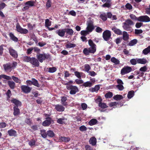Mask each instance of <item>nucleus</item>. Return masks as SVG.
Here are the masks:
<instances>
[{"instance_id": "bb28decb", "label": "nucleus", "mask_w": 150, "mask_h": 150, "mask_svg": "<svg viewBox=\"0 0 150 150\" xmlns=\"http://www.w3.org/2000/svg\"><path fill=\"white\" fill-rule=\"evenodd\" d=\"M89 142L93 146L95 145L96 142V139L95 137L91 138L89 140Z\"/></svg>"}, {"instance_id": "cd10ccee", "label": "nucleus", "mask_w": 150, "mask_h": 150, "mask_svg": "<svg viewBox=\"0 0 150 150\" xmlns=\"http://www.w3.org/2000/svg\"><path fill=\"white\" fill-rule=\"evenodd\" d=\"M35 4V2L34 1L30 0L26 2L25 4L29 7H32L34 6Z\"/></svg>"}, {"instance_id": "0eeeda50", "label": "nucleus", "mask_w": 150, "mask_h": 150, "mask_svg": "<svg viewBox=\"0 0 150 150\" xmlns=\"http://www.w3.org/2000/svg\"><path fill=\"white\" fill-rule=\"evenodd\" d=\"M137 21L142 22H148L150 21V18L147 16H142L139 17Z\"/></svg>"}, {"instance_id": "de8ad7c7", "label": "nucleus", "mask_w": 150, "mask_h": 150, "mask_svg": "<svg viewBox=\"0 0 150 150\" xmlns=\"http://www.w3.org/2000/svg\"><path fill=\"white\" fill-rule=\"evenodd\" d=\"M31 58L27 56H25L23 58V61L26 62H30V60H31Z\"/></svg>"}, {"instance_id": "72a5a7b5", "label": "nucleus", "mask_w": 150, "mask_h": 150, "mask_svg": "<svg viewBox=\"0 0 150 150\" xmlns=\"http://www.w3.org/2000/svg\"><path fill=\"white\" fill-rule=\"evenodd\" d=\"M97 122V120L95 119H92L89 122V125L92 126L93 125H95L96 124Z\"/></svg>"}, {"instance_id": "4c0bfd02", "label": "nucleus", "mask_w": 150, "mask_h": 150, "mask_svg": "<svg viewBox=\"0 0 150 150\" xmlns=\"http://www.w3.org/2000/svg\"><path fill=\"white\" fill-rule=\"evenodd\" d=\"M2 78H3L7 80H10L11 79V77L4 74L0 75V79H1Z\"/></svg>"}, {"instance_id": "5701e85b", "label": "nucleus", "mask_w": 150, "mask_h": 150, "mask_svg": "<svg viewBox=\"0 0 150 150\" xmlns=\"http://www.w3.org/2000/svg\"><path fill=\"white\" fill-rule=\"evenodd\" d=\"M8 84L10 87L12 89H13L15 86V82L13 81H8Z\"/></svg>"}, {"instance_id": "9b49d317", "label": "nucleus", "mask_w": 150, "mask_h": 150, "mask_svg": "<svg viewBox=\"0 0 150 150\" xmlns=\"http://www.w3.org/2000/svg\"><path fill=\"white\" fill-rule=\"evenodd\" d=\"M38 59L35 57H32L30 63L33 65L35 67H38L39 66V62Z\"/></svg>"}, {"instance_id": "1a4fd4ad", "label": "nucleus", "mask_w": 150, "mask_h": 150, "mask_svg": "<svg viewBox=\"0 0 150 150\" xmlns=\"http://www.w3.org/2000/svg\"><path fill=\"white\" fill-rule=\"evenodd\" d=\"M87 25L86 30L89 32H91L94 29L93 22L91 20H89L87 21Z\"/></svg>"}, {"instance_id": "864d4df0", "label": "nucleus", "mask_w": 150, "mask_h": 150, "mask_svg": "<svg viewBox=\"0 0 150 150\" xmlns=\"http://www.w3.org/2000/svg\"><path fill=\"white\" fill-rule=\"evenodd\" d=\"M116 87L120 91H122L124 89V87L123 86V84H118L116 85Z\"/></svg>"}, {"instance_id": "f257e3e1", "label": "nucleus", "mask_w": 150, "mask_h": 150, "mask_svg": "<svg viewBox=\"0 0 150 150\" xmlns=\"http://www.w3.org/2000/svg\"><path fill=\"white\" fill-rule=\"evenodd\" d=\"M122 24L123 29L129 31L130 30V26L134 25V23L131 20L128 19L125 22L123 23Z\"/></svg>"}, {"instance_id": "603ef678", "label": "nucleus", "mask_w": 150, "mask_h": 150, "mask_svg": "<svg viewBox=\"0 0 150 150\" xmlns=\"http://www.w3.org/2000/svg\"><path fill=\"white\" fill-rule=\"evenodd\" d=\"M112 96V93L111 92H108L105 95V97L107 98H110Z\"/></svg>"}, {"instance_id": "3c124183", "label": "nucleus", "mask_w": 150, "mask_h": 150, "mask_svg": "<svg viewBox=\"0 0 150 150\" xmlns=\"http://www.w3.org/2000/svg\"><path fill=\"white\" fill-rule=\"evenodd\" d=\"M84 67L85 71L88 73L91 69V67L88 64H86L85 65Z\"/></svg>"}, {"instance_id": "ea45409f", "label": "nucleus", "mask_w": 150, "mask_h": 150, "mask_svg": "<svg viewBox=\"0 0 150 150\" xmlns=\"http://www.w3.org/2000/svg\"><path fill=\"white\" fill-rule=\"evenodd\" d=\"M11 79L12 78V79L16 83H21V80L19 79H18L17 77H16L14 76H12L11 77Z\"/></svg>"}, {"instance_id": "09e8293b", "label": "nucleus", "mask_w": 150, "mask_h": 150, "mask_svg": "<svg viewBox=\"0 0 150 150\" xmlns=\"http://www.w3.org/2000/svg\"><path fill=\"white\" fill-rule=\"evenodd\" d=\"M100 18L103 21H105L107 19V16L105 13H103L100 15Z\"/></svg>"}, {"instance_id": "2f4dec72", "label": "nucleus", "mask_w": 150, "mask_h": 150, "mask_svg": "<svg viewBox=\"0 0 150 150\" xmlns=\"http://www.w3.org/2000/svg\"><path fill=\"white\" fill-rule=\"evenodd\" d=\"M9 35L11 39L13 40L16 42H17L18 41V39L12 33H10Z\"/></svg>"}, {"instance_id": "c756f323", "label": "nucleus", "mask_w": 150, "mask_h": 150, "mask_svg": "<svg viewBox=\"0 0 150 150\" xmlns=\"http://www.w3.org/2000/svg\"><path fill=\"white\" fill-rule=\"evenodd\" d=\"M20 113V110L19 108L15 106L14 107L13 115L14 116H16Z\"/></svg>"}, {"instance_id": "c03bdc74", "label": "nucleus", "mask_w": 150, "mask_h": 150, "mask_svg": "<svg viewBox=\"0 0 150 150\" xmlns=\"http://www.w3.org/2000/svg\"><path fill=\"white\" fill-rule=\"evenodd\" d=\"M32 84L34 86L39 87V85L38 83V81L34 79H32Z\"/></svg>"}, {"instance_id": "e433bc0d", "label": "nucleus", "mask_w": 150, "mask_h": 150, "mask_svg": "<svg viewBox=\"0 0 150 150\" xmlns=\"http://www.w3.org/2000/svg\"><path fill=\"white\" fill-rule=\"evenodd\" d=\"M113 98L116 100H118L123 98V97L120 95H117L113 97Z\"/></svg>"}, {"instance_id": "5fc2aeb1", "label": "nucleus", "mask_w": 150, "mask_h": 150, "mask_svg": "<svg viewBox=\"0 0 150 150\" xmlns=\"http://www.w3.org/2000/svg\"><path fill=\"white\" fill-rule=\"evenodd\" d=\"M56 70V69L54 67H50L49 68L48 71L50 73H53Z\"/></svg>"}, {"instance_id": "e2e57ef3", "label": "nucleus", "mask_w": 150, "mask_h": 150, "mask_svg": "<svg viewBox=\"0 0 150 150\" xmlns=\"http://www.w3.org/2000/svg\"><path fill=\"white\" fill-rule=\"evenodd\" d=\"M79 129L81 131H84L86 130L87 128L85 126L82 125L80 127Z\"/></svg>"}, {"instance_id": "338daca9", "label": "nucleus", "mask_w": 150, "mask_h": 150, "mask_svg": "<svg viewBox=\"0 0 150 150\" xmlns=\"http://www.w3.org/2000/svg\"><path fill=\"white\" fill-rule=\"evenodd\" d=\"M7 124L5 122H1L0 123V128H4L5 127Z\"/></svg>"}, {"instance_id": "2eb2a0df", "label": "nucleus", "mask_w": 150, "mask_h": 150, "mask_svg": "<svg viewBox=\"0 0 150 150\" xmlns=\"http://www.w3.org/2000/svg\"><path fill=\"white\" fill-rule=\"evenodd\" d=\"M3 67L4 69L6 71H11V70L12 67L11 66V64L9 63L3 65Z\"/></svg>"}, {"instance_id": "20e7f679", "label": "nucleus", "mask_w": 150, "mask_h": 150, "mask_svg": "<svg viewBox=\"0 0 150 150\" xmlns=\"http://www.w3.org/2000/svg\"><path fill=\"white\" fill-rule=\"evenodd\" d=\"M88 43L90 47L88 48L90 53H94L96 50V45L91 39L88 41Z\"/></svg>"}, {"instance_id": "13d9d810", "label": "nucleus", "mask_w": 150, "mask_h": 150, "mask_svg": "<svg viewBox=\"0 0 150 150\" xmlns=\"http://www.w3.org/2000/svg\"><path fill=\"white\" fill-rule=\"evenodd\" d=\"M125 6L126 8L128 10H131L132 8V6L129 3H127Z\"/></svg>"}, {"instance_id": "7ed1b4c3", "label": "nucleus", "mask_w": 150, "mask_h": 150, "mask_svg": "<svg viewBox=\"0 0 150 150\" xmlns=\"http://www.w3.org/2000/svg\"><path fill=\"white\" fill-rule=\"evenodd\" d=\"M66 88L68 90H70V93L71 94H74L79 91L76 86L68 85V83H67Z\"/></svg>"}, {"instance_id": "a211bd4d", "label": "nucleus", "mask_w": 150, "mask_h": 150, "mask_svg": "<svg viewBox=\"0 0 150 150\" xmlns=\"http://www.w3.org/2000/svg\"><path fill=\"white\" fill-rule=\"evenodd\" d=\"M8 134L10 136H16V132L14 130L11 129L8 131Z\"/></svg>"}, {"instance_id": "f3484780", "label": "nucleus", "mask_w": 150, "mask_h": 150, "mask_svg": "<svg viewBox=\"0 0 150 150\" xmlns=\"http://www.w3.org/2000/svg\"><path fill=\"white\" fill-rule=\"evenodd\" d=\"M112 30L117 35H120L122 34V31L119 29L114 27L112 28Z\"/></svg>"}, {"instance_id": "4be33fe9", "label": "nucleus", "mask_w": 150, "mask_h": 150, "mask_svg": "<svg viewBox=\"0 0 150 150\" xmlns=\"http://www.w3.org/2000/svg\"><path fill=\"white\" fill-rule=\"evenodd\" d=\"M82 86L85 87H90L92 86V83L89 81H88L83 83Z\"/></svg>"}, {"instance_id": "6e6d98bb", "label": "nucleus", "mask_w": 150, "mask_h": 150, "mask_svg": "<svg viewBox=\"0 0 150 150\" xmlns=\"http://www.w3.org/2000/svg\"><path fill=\"white\" fill-rule=\"evenodd\" d=\"M130 62L132 64L134 65L136 64L137 62V59H133L130 60Z\"/></svg>"}, {"instance_id": "bf43d9fd", "label": "nucleus", "mask_w": 150, "mask_h": 150, "mask_svg": "<svg viewBox=\"0 0 150 150\" xmlns=\"http://www.w3.org/2000/svg\"><path fill=\"white\" fill-rule=\"evenodd\" d=\"M81 73H80L77 71L74 72V74L78 78L80 79L81 78Z\"/></svg>"}, {"instance_id": "473e14b6", "label": "nucleus", "mask_w": 150, "mask_h": 150, "mask_svg": "<svg viewBox=\"0 0 150 150\" xmlns=\"http://www.w3.org/2000/svg\"><path fill=\"white\" fill-rule=\"evenodd\" d=\"M67 100V98L66 97H63L61 98V103L64 106H66L67 105V103L66 102V101Z\"/></svg>"}, {"instance_id": "a18cd8bd", "label": "nucleus", "mask_w": 150, "mask_h": 150, "mask_svg": "<svg viewBox=\"0 0 150 150\" xmlns=\"http://www.w3.org/2000/svg\"><path fill=\"white\" fill-rule=\"evenodd\" d=\"M51 22L48 19H46L45 20V26L46 27H47V28L51 25Z\"/></svg>"}, {"instance_id": "dca6fc26", "label": "nucleus", "mask_w": 150, "mask_h": 150, "mask_svg": "<svg viewBox=\"0 0 150 150\" xmlns=\"http://www.w3.org/2000/svg\"><path fill=\"white\" fill-rule=\"evenodd\" d=\"M67 121V119L64 117L58 119L57 122L60 124H65Z\"/></svg>"}, {"instance_id": "0e129e2a", "label": "nucleus", "mask_w": 150, "mask_h": 150, "mask_svg": "<svg viewBox=\"0 0 150 150\" xmlns=\"http://www.w3.org/2000/svg\"><path fill=\"white\" fill-rule=\"evenodd\" d=\"M6 95L7 96V99H9L10 98L11 96V93L10 90H8L6 93Z\"/></svg>"}, {"instance_id": "052dcab7", "label": "nucleus", "mask_w": 150, "mask_h": 150, "mask_svg": "<svg viewBox=\"0 0 150 150\" xmlns=\"http://www.w3.org/2000/svg\"><path fill=\"white\" fill-rule=\"evenodd\" d=\"M83 52L86 55H88L89 53H90L89 49H88L87 48H85L84 49Z\"/></svg>"}, {"instance_id": "ddd939ff", "label": "nucleus", "mask_w": 150, "mask_h": 150, "mask_svg": "<svg viewBox=\"0 0 150 150\" xmlns=\"http://www.w3.org/2000/svg\"><path fill=\"white\" fill-rule=\"evenodd\" d=\"M65 29H59L56 31V33L60 37H63L65 33Z\"/></svg>"}, {"instance_id": "aec40b11", "label": "nucleus", "mask_w": 150, "mask_h": 150, "mask_svg": "<svg viewBox=\"0 0 150 150\" xmlns=\"http://www.w3.org/2000/svg\"><path fill=\"white\" fill-rule=\"evenodd\" d=\"M11 102L14 103L17 107L21 106V102L16 99H13L11 100Z\"/></svg>"}, {"instance_id": "680f3d73", "label": "nucleus", "mask_w": 150, "mask_h": 150, "mask_svg": "<svg viewBox=\"0 0 150 150\" xmlns=\"http://www.w3.org/2000/svg\"><path fill=\"white\" fill-rule=\"evenodd\" d=\"M147 68L146 66L142 67L139 69V70L141 71L145 72L147 70Z\"/></svg>"}, {"instance_id": "6e6552de", "label": "nucleus", "mask_w": 150, "mask_h": 150, "mask_svg": "<svg viewBox=\"0 0 150 150\" xmlns=\"http://www.w3.org/2000/svg\"><path fill=\"white\" fill-rule=\"evenodd\" d=\"M132 70V68L128 66L125 67L121 69V74L122 75H124L130 72Z\"/></svg>"}, {"instance_id": "c9c22d12", "label": "nucleus", "mask_w": 150, "mask_h": 150, "mask_svg": "<svg viewBox=\"0 0 150 150\" xmlns=\"http://www.w3.org/2000/svg\"><path fill=\"white\" fill-rule=\"evenodd\" d=\"M65 32L70 35H72L74 33V31L71 28L65 29Z\"/></svg>"}, {"instance_id": "79ce46f5", "label": "nucleus", "mask_w": 150, "mask_h": 150, "mask_svg": "<svg viewBox=\"0 0 150 150\" xmlns=\"http://www.w3.org/2000/svg\"><path fill=\"white\" fill-rule=\"evenodd\" d=\"M142 52L144 54H146L150 52V46L144 50Z\"/></svg>"}, {"instance_id": "7c9ffc66", "label": "nucleus", "mask_w": 150, "mask_h": 150, "mask_svg": "<svg viewBox=\"0 0 150 150\" xmlns=\"http://www.w3.org/2000/svg\"><path fill=\"white\" fill-rule=\"evenodd\" d=\"M100 88V87L98 85H96L95 86L94 88H90L89 90L90 91H91L92 92H93L95 91H98V90Z\"/></svg>"}, {"instance_id": "69168bd1", "label": "nucleus", "mask_w": 150, "mask_h": 150, "mask_svg": "<svg viewBox=\"0 0 150 150\" xmlns=\"http://www.w3.org/2000/svg\"><path fill=\"white\" fill-rule=\"evenodd\" d=\"M88 73L89 75L92 76H94L96 75V73L94 71H89Z\"/></svg>"}, {"instance_id": "a878e982", "label": "nucleus", "mask_w": 150, "mask_h": 150, "mask_svg": "<svg viewBox=\"0 0 150 150\" xmlns=\"http://www.w3.org/2000/svg\"><path fill=\"white\" fill-rule=\"evenodd\" d=\"M40 134H41L42 137L44 138H46L47 137V133H46L45 130L44 129L40 130Z\"/></svg>"}, {"instance_id": "f704fd0d", "label": "nucleus", "mask_w": 150, "mask_h": 150, "mask_svg": "<svg viewBox=\"0 0 150 150\" xmlns=\"http://www.w3.org/2000/svg\"><path fill=\"white\" fill-rule=\"evenodd\" d=\"M111 61L115 64H118L120 63V61L114 57H113L111 58Z\"/></svg>"}, {"instance_id": "39448f33", "label": "nucleus", "mask_w": 150, "mask_h": 150, "mask_svg": "<svg viewBox=\"0 0 150 150\" xmlns=\"http://www.w3.org/2000/svg\"><path fill=\"white\" fill-rule=\"evenodd\" d=\"M111 35V32L109 30H106L103 32V37L104 39L107 41L110 39Z\"/></svg>"}, {"instance_id": "b1692460", "label": "nucleus", "mask_w": 150, "mask_h": 150, "mask_svg": "<svg viewBox=\"0 0 150 150\" xmlns=\"http://www.w3.org/2000/svg\"><path fill=\"white\" fill-rule=\"evenodd\" d=\"M129 35L127 32L124 31L123 32V39L124 40H127L129 39Z\"/></svg>"}, {"instance_id": "774afa93", "label": "nucleus", "mask_w": 150, "mask_h": 150, "mask_svg": "<svg viewBox=\"0 0 150 150\" xmlns=\"http://www.w3.org/2000/svg\"><path fill=\"white\" fill-rule=\"evenodd\" d=\"M130 18L133 20H137L138 18H137L136 16L134 14H131L130 15Z\"/></svg>"}, {"instance_id": "49530a36", "label": "nucleus", "mask_w": 150, "mask_h": 150, "mask_svg": "<svg viewBox=\"0 0 150 150\" xmlns=\"http://www.w3.org/2000/svg\"><path fill=\"white\" fill-rule=\"evenodd\" d=\"M137 42V40L136 39L133 40L129 42V45L130 46H132L136 44Z\"/></svg>"}, {"instance_id": "8fccbe9b", "label": "nucleus", "mask_w": 150, "mask_h": 150, "mask_svg": "<svg viewBox=\"0 0 150 150\" xmlns=\"http://www.w3.org/2000/svg\"><path fill=\"white\" fill-rule=\"evenodd\" d=\"M90 33L87 30H82L81 32V35L83 36H85L89 34Z\"/></svg>"}, {"instance_id": "4468645a", "label": "nucleus", "mask_w": 150, "mask_h": 150, "mask_svg": "<svg viewBox=\"0 0 150 150\" xmlns=\"http://www.w3.org/2000/svg\"><path fill=\"white\" fill-rule=\"evenodd\" d=\"M55 106L56 110L59 112H62L64 110L65 108L62 105H57Z\"/></svg>"}, {"instance_id": "58836bf2", "label": "nucleus", "mask_w": 150, "mask_h": 150, "mask_svg": "<svg viewBox=\"0 0 150 150\" xmlns=\"http://www.w3.org/2000/svg\"><path fill=\"white\" fill-rule=\"evenodd\" d=\"M134 92L133 91H131L129 92L127 94V97L130 99L132 98L134 95Z\"/></svg>"}, {"instance_id": "393cba45", "label": "nucleus", "mask_w": 150, "mask_h": 150, "mask_svg": "<svg viewBox=\"0 0 150 150\" xmlns=\"http://www.w3.org/2000/svg\"><path fill=\"white\" fill-rule=\"evenodd\" d=\"M76 46L75 44L69 42H67L66 45V47L67 48H73L75 47Z\"/></svg>"}, {"instance_id": "4d7b16f0", "label": "nucleus", "mask_w": 150, "mask_h": 150, "mask_svg": "<svg viewBox=\"0 0 150 150\" xmlns=\"http://www.w3.org/2000/svg\"><path fill=\"white\" fill-rule=\"evenodd\" d=\"M111 4H109L106 2V3L102 5V7H106L109 8L111 6Z\"/></svg>"}, {"instance_id": "412c9836", "label": "nucleus", "mask_w": 150, "mask_h": 150, "mask_svg": "<svg viewBox=\"0 0 150 150\" xmlns=\"http://www.w3.org/2000/svg\"><path fill=\"white\" fill-rule=\"evenodd\" d=\"M137 62L139 64H145L148 62V61L144 58L139 59H137Z\"/></svg>"}, {"instance_id": "423d86ee", "label": "nucleus", "mask_w": 150, "mask_h": 150, "mask_svg": "<svg viewBox=\"0 0 150 150\" xmlns=\"http://www.w3.org/2000/svg\"><path fill=\"white\" fill-rule=\"evenodd\" d=\"M16 28L17 31L21 33L26 34L28 32L27 29L22 28L18 23L17 24Z\"/></svg>"}, {"instance_id": "6ab92c4d", "label": "nucleus", "mask_w": 150, "mask_h": 150, "mask_svg": "<svg viewBox=\"0 0 150 150\" xmlns=\"http://www.w3.org/2000/svg\"><path fill=\"white\" fill-rule=\"evenodd\" d=\"M51 123V119L48 118L43 122L42 125L44 126H49Z\"/></svg>"}, {"instance_id": "f03ea898", "label": "nucleus", "mask_w": 150, "mask_h": 150, "mask_svg": "<svg viewBox=\"0 0 150 150\" xmlns=\"http://www.w3.org/2000/svg\"><path fill=\"white\" fill-rule=\"evenodd\" d=\"M36 57L39 61L41 63H42L45 59H50V55L48 53L39 54L37 55Z\"/></svg>"}, {"instance_id": "9d476101", "label": "nucleus", "mask_w": 150, "mask_h": 150, "mask_svg": "<svg viewBox=\"0 0 150 150\" xmlns=\"http://www.w3.org/2000/svg\"><path fill=\"white\" fill-rule=\"evenodd\" d=\"M9 52L10 54L13 57L17 58L18 56L17 52L15 50L13 49L11 47H10L8 48Z\"/></svg>"}, {"instance_id": "37998d69", "label": "nucleus", "mask_w": 150, "mask_h": 150, "mask_svg": "<svg viewBox=\"0 0 150 150\" xmlns=\"http://www.w3.org/2000/svg\"><path fill=\"white\" fill-rule=\"evenodd\" d=\"M47 134L48 136L50 137H53L54 136V134L53 132L51 130H49L47 132Z\"/></svg>"}, {"instance_id": "a19ab883", "label": "nucleus", "mask_w": 150, "mask_h": 150, "mask_svg": "<svg viewBox=\"0 0 150 150\" xmlns=\"http://www.w3.org/2000/svg\"><path fill=\"white\" fill-rule=\"evenodd\" d=\"M98 105L99 107L102 108H105L108 107L105 103L100 102L99 103Z\"/></svg>"}, {"instance_id": "f8f14e48", "label": "nucleus", "mask_w": 150, "mask_h": 150, "mask_svg": "<svg viewBox=\"0 0 150 150\" xmlns=\"http://www.w3.org/2000/svg\"><path fill=\"white\" fill-rule=\"evenodd\" d=\"M21 88L23 92L26 93H29L32 89L31 88L25 85L22 86L21 87Z\"/></svg>"}, {"instance_id": "c85d7f7f", "label": "nucleus", "mask_w": 150, "mask_h": 150, "mask_svg": "<svg viewBox=\"0 0 150 150\" xmlns=\"http://www.w3.org/2000/svg\"><path fill=\"white\" fill-rule=\"evenodd\" d=\"M60 140L63 142H68L70 140V139L69 137H61L60 138Z\"/></svg>"}]
</instances>
